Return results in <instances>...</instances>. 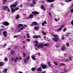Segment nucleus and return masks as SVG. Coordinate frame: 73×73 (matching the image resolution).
<instances>
[{
	"instance_id": "obj_62",
	"label": "nucleus",
	"mask_w": 73,
	"mask_h": 73,
	"mask_svg": "<svg viewBox=\"0 0 73 73\" xmlns=\"http://www.w3.org/2000/svg\"><path fill=\"white\" fill-rule=\"evenodd\" d=\"M64 56H65V57H66V56H67V54H65Z\"/></svg>"
},
{
	"instance_id": "obj_55",
	"label": "nucleus",
	"mask_w": 73,
	"mask_h": 73,
	"mask_svg": "<svg viewBox=\"0 0 73 73\" xmlns=\"http://www.w3.org/2000/svg\"><path fill=\"white\" fill-rule=\"evenodd\" d=\"M19 60H22V58H21V57L19 56Z\"/></svg>"
},
{
	"instance_id": "obj_9",
	"label": "nucleus",
	"mask_w": 73,
	"mask_h": 73,
	"mask_svg": "<svg viewBox=\"0 0 73 73\" xmlns=\"http://www.w3.org/2000/svg\"><path fill=\"white\" fill-rule=\"evenodd\" d=\"M3 35L5 37H6L7 36V32L6 31H4L3 32Z\"/></svg>"
},
{
	"instance_id": "obj_34",
	"label": "nucleus",
	"mask_w": 73,
	"mask_h": 73,
	"mask_svg": "<svg viewBox=\"0 0 73 73\" xmlns=\"http://www.w3.org/2000/svg\"><path fill=\"white\" fill-rule=\"evenodd\" d=\"M34 5H36V2L34 1H32Z\"/></svg>"
},
{
	"instance_id": "obj_2",
	"label": "nucleus",
	"mask_w": 73,
	"mask_h": 73,
	"mask_svg": "<svg viewBox=\"0 0 73 73\" xmlns=\"http://www.w3.org/2000/svg\"><path fill=\"white\" fill-rule=\"evenodd\" d=\"M18 4V2H15L14 4H12L10 6V8H12L13 7L14 8H16Z\"/></svg>"
},
{
	"instance_id": "obj_20",
	"label": "nucleus",
	"mask_w": 73,
	"mask_h": 73,
	"mask_svg": "<svg viewBox=\"0 0 73 73\" xmlns=\"http://www.w3.org/2000/svg\"><path fill=\"white\" fill-rule=\"evenodd\" d=\"M11 10L12 11V13H14L15 12V10L13 8H11Z\"/></svg>"
},
{
	"instance_id": "obj_19",
	"label": "nucleus",
	"mask_w": 73,
	"mask_h": 73,
	"mask_svg": "<svg viewBox=\"0 0 73 73\" xmlns=\"http://www.w3.org/2000/svg\"><path fill=\"white\" fill-rule=\"evenodd\" d=\"M65 1L66 3H69L72 1V0H65Z\"/></svg>"
},
{
	"instance_id": "obj_30",
	"label": "nucleus",
	"mask_w": 73,
	"mask_h": 73,
	"mask_svg": "<svg viewBox=\"0 0 73 73\" xmlns=\"http://www.w3.org/2000/svg\"><path fill=\"white\" fill-rule=\"evenodd\" d=\"M41 33H42L43 35H46V33H45V32L44 31H42Z\"/></svg>"
},
{
	"instance_id": "obj_37",
	"label": "nucleus",
	"mask_w": 73,
	"mask_h": 73,
	"mask_svg": "<svg viewBox=\"0 0 73 73\" xmlns=\"http://www.w3.org/2000/svg\"><path fill=\"white\" fill-rule=\"evenodd\" d=\"M14 57H12L11 58V60L12 61H13L14 60Z\"/></svg>"
},
{
	"instance_id": "obj_52",
	"label": "nucleus",
	"mask_w": 73,
	"mask_h": 73,
	"mask_svg": "<svg viewBox=\"0 0 73 73\" xmlns=\"http://www.w3.org/2000/svg\"><path fill=\"white\" fill-rule=\"evenodd\" d=\"M7 11L8 12H10V9L9 8H7Z\"/></svg>"
},
{
	"instance_id": "obj_58",
	"label": "nucleus",
	"mask_w": 73,
	"mask_h": 73,
	"mask_svg": "<svg viewBox=\"0 0 73 73\" xmlns=\"http://www.w3.org/2000/svg\"><path fill=\"white\" fill-rule=\"evenodd\" d=\"M68 60H69V59H66L65 60V61H66V62H68Z\"/></svg>"
},
{
	"instance_id": "obj_56",
	"label": "nucleus",
	"mask_w": 73,
	"mask_h": 73,
	"mask_svg": "<svg viewBox=\"0 0 73 73\" xmlns=\"http://www.w3.org/2000/svg\"><path fill=\"white\" fill-rule=\"evenodd\" d=\"M71 24L72 25H73V20L71 21Z\"/></svg>"
},
{
	"instance_id": "obj_23",
	"label": "nucleus",
	"mask_w": 73,
	"mask_h": 73,
	"mask_svg": "<svg viewBox=\"0 0 73 73\" xmlns=\"http://www.w3.org/2000/svg\"><path fill=\"white\" fill-rule=\"evenodd\" d=\"M33 24L34 25H36L37 24V23L36 22H33Z\"/></svg>"
},
{
	"instance_id": "obj_48",
	"label": "nucleus",
	"mask_w": 73,
	"mask_h": 73,
	"mask_svg": "<svg viewBox=\"0 0 73 73\" xmlns=\"http://www.w3.org/2000/svg\"><path fill=\"white\" fill-rule=\"evenodd\" d=\"M73 9H72L71 10V13H73Z\"/></svg>"
},
{
	"instance_id": "obj_28",
	"label": "nucleus",
	"mask_w": 73,
	"mask_h": 73,
	"mask_svg": "<svg viewBox=\"0 0 73 73\" xmlns=\"http://www.w3.org/2000/svg\"><path fill=\"white\" fill-rule=\"evenodd\" d=\"M4 31V29H2L0 30V35H1V31Z\"/></svg>"
},
{
	"instance_id": "obj_8",
	"label": "nucleus",
	"mask_w": 73,
	"mask_h": 73,
	"mask_svg": "<svg viewBox=\"0 0 73 73\" xmlns=\"http://www.w3.org/2000/svg\"><path fill=\"white\" fill-rule=\"evenodd\" d=\"M8 7L7 6V5H6L5 6L3 7V9L4 11H5L7 8H8Z\"/></svg>"
},
{
	"instance_id": "obj_10",
	"label": "nucleus",
	"mask_w": 73,
	"mask_h": 73,
	"mask_svg": "<svg viewBox=\"0 0 73 73\" xmlns=\"http://www.w3.org/2000/svg\"><path fill=\"white\" fill-rule=\"evenodd\" d=\"M35 57L36 56H35L32 55L31 58H32L33 60H36V58H35Z\"/></svg>"
},
{
	"instance_id": "obj_64",
	"label": "nucleus",
	"mask_w": 73,
	"mask_h": 73,
	"mask_svg": "<svg viewBox=\"0 0 73 73\" xmlns=\"http://www.w3.org/2000/svg\"><path fill=\"white\" fill-rule=\"evenodd\" d=\"M46 73V71H43L42 73Z\"/></svg>"
},
{
	"instance_id": "obj_31",
	"label": "nucleus",
	"mask_w": 73,
	"mask_h": 73,
	"mask_svg": "<svg viewBox=\"0 0 73 73\" xmlns=\"http://www.w3.org/2000/svg\"><path fill=\"white\" fill-rule=\"evenodd\" d=\"M4 61H5V62H7V61H8V58H5Z\"/></svg>"
},
{
	"instance_id": "obj_11",
	"label": "nucleus",
	"mask_w": 73,
	"mask_h": 73,
	"mask_svg": "<svg viewBox=\"0 0 73 73\" xmlns=\"http://www.w3.org/2000/svg\"><path fill=\"white\" fill-rule=\"evenodd\" d=\"M46 1L48 3H52L54 1V0H47Z\"/></svg>"
},
{
	"instance_id": "obj_41",
	"label": "nucleus",
	"mask_w": 73,
	"mask_h": 73,
	"mask_svg": "<svg viewBox=\"0 0 73 73\" xmlns=\"http://www.w3.org/2000/svg\"><path fill=\"white\" fill-rule=\"evenodd\" d=\"M69 58L70 61H72V57H71V56H70Z\"/></svg>"
},
{
	"instance_id": "obj_42",
	"label": "nucleus",
	"mask_w": 73,
	"mask_h": 73,
	"mask_svg": "<svg viewBox=\"0 0 73 73\" xmlns=\"http://www.w3.org/2000/svg\"><path fill=\"white\" fill-rule=\"evenodd\" d=\"M33 37H41V36L40 35H38V36H37L36 35H35L34 36H33Z\"/></svg>"
},
{
	"instance_id": "obj_13",
	"label": "nucleus",
	"mask_w": 73,
	"mask_h": 73,
	"mask_svg": "<svg viewBox=\"0 0 73 73\" xmlns=\"http://www.w3.org/2000/svg\"><path fill=\"white\" fill-rule=\"evenodd\" d=\"M37 70L38 71H42V68L41 67H40L39 68H38Z\"/></svg>"
},
{
	"instance_id": "obj_12",
	"label": "nucleus",
	"mask_w": 73,
	"mask_h": 73,
	"mask_svg": "<svg viewBox=\"0 0 73 73\" xmlns=\"http://www.w3.org/2000/svg\"><path fill=\"white\" fill-rule=\"evenodd\" d=\"M48 65L49 67H50V68L52 67V66H51V64H50V61H48Z\"/></svg>"
},
{
	"instance_id": "obj_50",
	"label": "nucleus",
	"mask_w": 73,
	"mask_h": 73,
	"mask_svg": "<svg viewBox=\"0 0 73 73\" xmlns=\"http://www.w3.org/2000/svg\"><path fill=\"white\" fill-rule=\"evenodd\" d=\"M48 15H49V16H51V13H50V12H49Z\"/></svg>"
},
{
	"instance_id": "obj_53",
	"label": "nucleus",
	"mask_w": 73,
	"mask_h": 73,
	"mask_svg": "<svg viewBox=\"0 0 73 73\" xmlns=\"http://www.w3.org/2000/svg\"><path fill=\"white\" fill-rule=\"evenodd\" d=\"M66 31V29H64L63 30V32H65Z\"/></svg>"
},
{
	"instance_id": "obj_54",
	"label": "nucleus",
	"mask_w": 73,
	"mask_h": 73,
	"mask_svg": "<svg viewBox=\"0 0 73 73\" xmlns=\"http://www.w3.org/2000/svg\"><path fill=\"white\" fill-rule=\"evenodd\" d=\"M24 27H21V31H22V30H23V29H24Z\"/></svg>"
},
{
	"instance_id": "obj_59",
	"label": "nucleus",
	"mask_w": 73,
	"mask_h": 73,
	"mask_svg": "<svg viewBox=\"0 0 73 73\" xmlns=\"http://www.w3.org/2000/svg\"><path fill=\"white\" fill-rule=\"evenodd\" d=\"M64 27V25H62V26H61L60 27V28H63V27Z\"/></svg>"
},
{
	"instance_id": "obj_33",
	"label": "nucleus",
	"mask_w": 73,
	"mask_h": 73,
	"mask_svg": "<svg viewBox=\"0 0 73 73\" xmlns=\"http://www.w3.org/2000/svg\"><path fill=\"white\" fill-rule=\"evenodd\" d=\"M61 30H62V28L60 27L59 29H57V31L58 32L59 31H61Z\"/></svg>"
},
{
	"instance_id": "obj_47",
	"label": "nucleus",
	"mask_w": 73,
	"mask_h": 73,
	"mask_svg": "<svg viewBox=\"0 0 73 73\" xmlns=\"http://www.w3.org/2000/svg\"><path fill=\"white\" fill-rule=\"evenodd\" d=\"M64 72H66L68 71V70L66 69H65L64 70Z\"/></svg>"
},
{
	"instance_id": "obj_5",
	"label": "nucleus",
	"mask_w": 73,
	"mask_h": 73,
	"mask_svg": "<svg viewBox=\"0 0 73 73\" xmlns=\"http://www.w3.org/2000/svg\"><path fill=\"white\" fill-rule=\"evenodd\" d=\"M3 25H5V26H7V25H9V24L7 22H3Z\"/></svg>"
},
{
	"instance_id": "obj_22",
	"label": "nucleus",
	"mask_w": 73,
	"mask_h": 73,
	"mask_svg": "<svg viewBox=\"0 0 73 73\" xmlns=\"http://www.w3.org/2000/svg\"><path fill=\"white\" fill-rule=\"evenodd\" d=\"M4 65V63L3 62H0V66H2Z\"/></svg>"
},
{
	"instance_id": "obj_4",
	"label": "nucleus",
	"mask_w": 73,
	"mask_h": 73,
	"mask_svg": "<svg viewBox=\"0 0 73 73\" xmlns=\"http://www.w3.org/2000/svg\"><path fill=\"white\" fill-rule=\"evenodd\" d=\"M53 39L55 42H57V41L58 40V37H55V38H53Z\"/></svg>"
},
{
	"instance_id": "obj_39",
	"label": "nucleus",
	"mask_w": 73,
	"mask_h": 73,
	"mask_svg": "<svg viewBox=\"0 0 73 73\" xmlns=\"http://www.w3.org/2000/svg\"><path fill=\"white\" fill-rule=\"evenodd\" d=\"M19 9H20L19 7H16L15 9V11H17V10H18Z\"/></svg>"
},
{
	"instance_id": "obj_6",
	"label": "nucleus",
	"mask_w": 73,
	"mask_h": 73,
	"mask_svg": "<svg viewBox=\"0 0 73 73\" xmlns=\"http://www.w3.org/2000/svg\"><path fill=\"white\" fill-rule=\"evenodd\" d=\"M40 8L42 9L43 11H46V8H45V7H44V6L43 5L41 6Z\"/></svg>"
},
{
	"instance_id": "obj_18",
	"label": "nucleus",
	"mask_w": 73,
	"mask_h": 73,
	"mask_svg": "<svg viewBox=\"0 0 73 73\" xmlns=\"http://www.w3.org/2000/svg\"><path fill=\"white\" fill-rule=\"evenodd\" d=\"M24 62L25 64H27V58H25L24 60Z\"/></svg>"
},
{
	"instance_id": "obj_63",
	"label": "nucleus",
	"mask_w": 73,
	"mask_h": 73,
	"mask_svg": "<svg viewBox=\"0 0 73 73\" xmlns=\"http://www.w3.org/2000/svg\"><path fill=\"white\" fill-rule=\"evenodd\" d=\"M35 43H38V42H37V41H35Z\"/></svg>"
},
{
	"instance_id": "obj_15",
	"label": "nucleus",
	"mask_w": 73,
	"mask_h": 73,
	"mask_svg": "<svg viewBox=\"0 0 73 73\" xmlns=\"http://www.w3.org/2000/svg\"><path fill=\"white\" fill-rule=\"evenodd\" d=\"M39 29V27H34V29L35 31H37Z\"/></svg>"
},
{
	"instance_id": "obj_29",
	"label": "nucleus",
	"mask_w": 73,
	"mask_h": 73,
	"mask_svg": "<svg viewBox=\"0 0 73 73\" xmlns=\"http://www.w3.org/2000/svg\"><path fill=\"white\" fill-rule=\"evenodd\" d=\"M33 17V15L32 14H31L29 16V19H31Z\"/></svg>"
},
{
	"instance_id": "obj_49",
	"label": "nucleus",
	"mask_w": 73,
	"mask_h": 73,
	"mask_svg": "<svg viewBox=\"0 0 73 73\" xmlns=\"http://www.w3.org/2000/svg\"><path fill=\"white\" fill-rule=\"evenodd\" d=\"M61 38L62 40H64L65 39V38H64V37H62Z\"/></svg>"
},
{
	"instance_id": "obj_25",
	"label": "nucleus",
	"mask_w": 73,
	"mask_h": 73,
	"mask_svg": "<svg viewBox=\"0 0 73 73\" xmlns=\"http://www.w3.org/2000/svg\"><path fill=\"white\" fill-rule=\"evenodd\" d=\"M23 24H19V25L18 27H23Z\"/></svg>"
},
{
	"instance_id": "obj_46",
	"label": "nucleus",
	"mask_w": 73,
	"mask_h": 73,
	"mask_svg": "<svg viewBox=\"0 0 73 73\" xmlns=\"http://www.w3.org/2000/svg\"><path fill=\"white\" fill-rule=\"evenodd\" d=\"M54 64H55V65H57V63L56 62H54Z\"/></svg>"
},
{
	"instance_id": "obj_51",
	"label": "nucleus",
	"mask_w": 73,
	"mask_h": 73,
	"mask_svg": "<svg viewBox=\"0 0 73 73\" xmlns=\"http://www.w3.org/2000/svg\"><path fill=\"white\" fill-rule=\"evenodd\" d=\"M23 54L24 57H25V54L24 53H23Z\"/></svg>"
},
{
	"instance_id": "obj_60",
	"label": "nucleus",
	"mask_w": 73,
	"mask_h": 73,
	"mask_svg": "<svg viewBox=\"0 0 73 73\" xmlns=\"http://www.w3.org/2000/svg\"><path fill=\"white\" fill-rule=\"evenodd\" d=\"M38 46V45H37V44H36L35 45V47H36V46Z\"/></svg>"
},
{
	"instance_id": "obj_7",
	"label": "nucleus",
	"mask_w": 73,
	"mask_h": 73,
	"mask_svg": "<svg viewBox=\"0 0 73 73\" xmlns=\"http://www.w3.org/2000/svg\"><path fill=\"white\" fill-rule=\"evenodd\" d=\"M32 13L33 15H38L39 13L37 11H34V12H32Z\"/></svg>"
},
{
	"instance_id": "obj_43",
	"label": "nucleus",
	"mask_w": 73,
	"mask_h": 73,
	"mask_svg": "<svg viewBox=\"0 0 73 73\" xmlns=\"http://www.w3.org/2000/svg\"><path fill=\"white\" fill-rule=\"evenodd\" d=\"M6 46H7V44H5L3 47L4 48H5Z\"/></svg>"
},
{
	"instance_id": "obj_24",
	"label": "nucleus",
	"mask_w": 73,
	"mask_h": 73,
	"mask_svg": "<svg viewBox=\"0 0 73 73\" xmlns=\"http://www.w3.org/2000/svg\"><path fill=\"white\" fill-rule=\"evenodd\" d=\"M15 51H12L11 52V54L12 55L15 54Z\"/></svg>"
},
{
	"instance_id": "obj_44",
	"label": "nucleus",
	"mask_w": 73,
	"mask_h": 73,
	"mask_svg": "<svg viewBox=\"0 0 73 73\" xmlns=\"http://www.w3.org/2000/svg\"><path fill=\"white\" fill-rule=\"evenodd\" d=\"M30 6L31 7H34V6H35V5L34 4H31L30 5Z\"/></svg>"
},
{
	"instance_id": "obj_3",
	"label": "nucleus",
	"mask_w": 73,
	"mask_h": 73,
	"mask_svg": "<svg viewBox=\"0 0 73 73\" xmlns=\"http://www.w3.org/2000/svg\"><path fill=\"white\" fill-rule=\"evenodd\" d=\"M41 67L43 69H45L47 67V66L46 64H42L41 65Z\"/></svg>"
},
{
	"instance_id": "obj_21",
	"label": "nucleus",
	"mask_w": 73,
	"mask_h": 73,
	"mask_svg": "<svg viewBox=\"0 0 73 73\" xmlns=\"http://www.w3.org/2000/svg\"><path fill=\"white\" fill-rule=\"evenodd\" d=\"M19 60V58L18 57L15 58L14 60V62H16L17 61V60Z\"/></svg>"
},
{
	"instance_id": "obj_32",
	"label": "nucleus",
	"mask_w": 73,
	"mask_h": 73,
	"mask_svg": "<svg viewBox=\"0 0 73 73\" xmlns=\"http://www.w3.org/2000/svg\"><path fill=\"white\" fill-rule=\"evenodd\" d=\"M31 70L32 71L34 72L36 70V68H31Z\"/></svg>"
},
{
	"instance_id": "obj_40",
	"label": "nucleus",
	"mask_w": 73,
	"mask_h": 73,
	"mask_svg": "<svg viewBox=\"0 0 73 73\" xmlns=\"http://www.w3.org/2000/svg\"><path fill=\"white\" fill-rule=\"evenodd\" d=\"M52 36L53 37H58V35H52Z\"/></svg>"
},
{
	"instance_id": "obj_38",
	"label": "nucleus",
	"mask_w": 73,
	"mask_h": 73,
	"mask_svg": "<svg viewBox=\"0 0 73 73\" xmlns=\"http://www.w3.org/2000/svg\"><path fill=\"white\" fill-rule=\"evenodd\" d=\"M66 45L67 47H69V44L68 43H67L66 44Z\"/></svg>"
},
{
	"instance_id": "obj_27",
	"label": "nucleus",
	"mask_w": 73,
	"mask_h": 73,
	"mask_svg": "<svg viewBox=\"0 0 73 73\" xmlns=\"http://www.w3.org/2000/svg\"><path fill=\"white\" fill-rule=\"evenodd\" d=\"M7 1V0H3V3L5 5V2Z\"/></svg>"
},
{
	"instance_id": "obj_61",
	"label": "nucleus",
	"mask_w": 73,
	"mask_h": 73,
	"mask_svg": "<svg viewBox=\"0 0 73 73\" xmlns=\"http://www.w3.org/2000/svg\"><path fill=\"white\" fill-rule=\"evenodd\" d=\"M55 20L56 21H58V20H57V19L56 18L55 19Z\"/></svg>"
},
{
	"instance_id": "obj_1",
	"label": "nucleus",
	"mask_w": 73,
	"mask_h": 73,
	"mask_svg": "<svg viewBox=\"0 0 73 73\" xmlns=\"http://www.w3.org/2000/svg\"><path fill=\"white\" fill-rule=\"evenodd\" d=\"M49 45V44H46L44 45L43 44H39L37 46V47L38 48H43V46H48Z\"/></svg>"
},
{
	"instance_id": "obj_26",
	"label": "nucleus",
	"mask_w": 73,
	"mask_h": 73,
	"mask_svg": "<svg viewBox=\"0 0 73 73\" xmlns=\"http://www.w3.org/2000/svg\"><path fill=\"white\" fill-rule=\"evenodd\" d=\"M20 17V15H17V17H16V19H19V18Z\"/></svg>"
},
{
	"instance_id": "obj_36",
	"label": "nucleus",
	"mask_w": 73,
	"mask_h": 73,
	"mask_svg": "<svg viewBox=\"0 0 73 73\" xmlns=\"http://www.w3.org/2000/svg\"><path fill=\"white\" fill-rule=\"evenodd\" d=\"M60 65H63V66H65V64L64 63H60L59 64Z\"/></svg>"
},
{
	"instance_id": "obj_57",
	"label": "nucleus",
	"mask_w": 73,
	"mask_h": 73,
	"mask_svg": "<svg viewBox=\"0 0 73 73\" xmlns=\"http://www.w3.org/2000/svg\"><path fill=\"white\" fill-rule=\"evenodd\" d=\"M27 41H28L29 42V41H30V40L28 39H27Z\"/></svg>"
},
{
	"instance_id": "obj_16",
	"label": "nucleus",
	"mask_w": 73,
	"mask_h": 73,
	"mask_svg": "<svg viewBox=\"0 0 73 73\" xmlns=\"http://www.w3.org/2000/svg\"><path fill=\"white\" fill-rule=\"evenodd\" d=\"M62 50H66V48L65 47L63 46L62 47Z\"/></svg>"
},
{
	"instance_id": "obj_45",
	"label": "nucleus",
	"mask_w": 73,
	"mask_h": 73,
	"mask_svg": "<svg viewBox=\"0 0 73 73\" xmlns=\"http://www.w3.org/2000/svg\"><path fill=\"white\" fill-rule=\"evenodd\" d=\"M20 36V35H15L14 36V37H19Z\"/></svg>"
},
{
	"instance_id": "obj_17",
	"label": "nucleus",
	"mask_w": 73,
	"mask_h": 73,
	"mask_svg": "<svg viewBox=\"0 0 73 73\" xmlns=\"http://www.w3.org/2000/svg\"><path fill=\"white\" fill-rule=\"evenodd\" d=\"M7 69L5 68V69L3 70V72L5 73H7Z\"/></svg>"
},
{
	"instance_id": "obj_14",
	"label": "nucleus",
	"mask_w": 73,
	"mask_h": 73,
	"mask_svg": "<svg viewBox=\"0 0 73 73\" xmlns=\"http://www.w3.org/2000/svg\"><path fill=\"white\" fill-rule=\"evenodd\" d=\"M47 24V23H46V21H44L43 23H42V25L43 26H44V24Z\"/></svg>"
},
{
	"instance_id": "obj_35",
	"label": "nucleus",
	"mask_w": 73,
	"mask_h": 73,
	"mask_svg": "<svg viewBox=\"0 0 73 73\" xmlns=\"http://www.w3.org/2000/svg\"><path fill=\"white\" fill-rule=\"evenodd\" d=\"M41 38V37H33V38Z\"/></svg>"
}]
</instances>
